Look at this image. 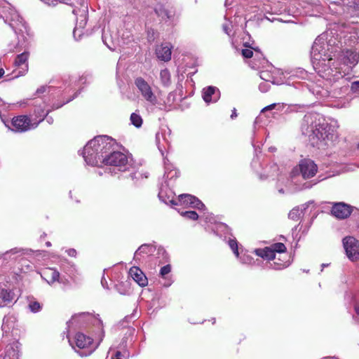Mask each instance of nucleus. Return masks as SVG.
Returning <instances> with one entry per match:
<instances>
[{
  "label": "nucleus",
  "mask_w": 359,
  "mask_h": 359,
  "mask_svg": "<svg viewBox=\"0 0 359 359\" xmlns=\"http://www.w3.org/2000/svg\"><path fill=\"white\" fill-rule=\"evenodd\" d=\"M294 106H290L285 103H273L271 104H269L265 107H264L261 110V113H264L266 111H271V110H276L279 111H285L288 112L293 110Z\"/></svg>",
  "instance_id": "nucleus-28"
},
{
  "label": "nucleus",
  "mask_w": 359,
  "mask_h": 359,
  "mask_svg": "<svg viewBox=\"0 0 359 359\" xmlns=\"http://www.w3.org/2000/svg\"><path fill=\"white\" fill-rule=\"evenodd\" d=\"M113 139L100 135L90 140L84 147L83 157L88 165L100 166L102 164L110 165L109 172L116 174L125 172L132 168V158L121 151H115Z\"/></svg>",
  "instance_id": "nucleus-2"
},
{
  "label": "nucleus",
  "mask_w": 359,
  "mask_h": 359,
  "mask_svg": "<svg viewBox=\"0 0 359 359\" xmlns=\"http://www.w3.org/2000/svg\"><path fill=\"white\" fill-rule=\"evenodd\" d=\"M41 277L49 284L52 285L55 282L65 283L67 280L60 276V272L53 268H47L43 270Z\"/></svg>",
  "instance_id": "nucleus-20"
},
{
  "label": "nucleus",
  "mask_w": 359,
  "mask_h": 359,
  "mask_svg": "<svg viewBox=\"0 0 359 359\" xmlns=\"http://www.w3.org/2000/svg\"><path fill=\"white\" fill-rule=\"evenodd\" d=\"M46 90V86H41L40 88H39L37 90H36V93L37 94H41V93H43Z\"/></svg>",
  "instance_id": "nucleus-56"
},
{
  "label": "nucleus",
  "mask_w": 359,
  "mask_h": 359,
  "mask_svg": "<svg viewBox=\"0 0 359 359\" xmlns=\"http://www.w3.org/2000/svg\"><path fill=\"white\" fill-rule=\"evenodd\" d=\"M108 31H106L105 29L103 30L102 34V41L110 49V50H115V46L114 42L113 40H111V44H109L108 41Z\"/></svg>",
  "instance_id": "nucleus-42"
},
{
  "label": "nucleus",
  "mask_w": 359,
  "mask_h": 359,
  "mask_svg": "<svg viewBox=\"0 0 359 359\" xmlns=\"http://www.w3.org/2000/svg\"><path fill=\"white\" fill-rule=\"evenodd\" d=\"M77 94H78V93H76L74 94V95L72 98L68 99L66 102H63L62 104H60V105H57V106L53 105V109H58V108L61 107L62 106H63L65 104L68 103L69 102H70L71 100H72L74 97H76L77 96Z\"/></svg>",
  "instance_id": "nucleus-53"
},
{
  "label": "nucleus",
  "mask_w": 359,
  "mask_h": 359,
  "mask_svg": "<svg viewBox=\"0 0 359 359\" xmlns=\"http://www.w3.org/2000/svg\"><path fill=\"white\" fill-rule=\"evenodd\" d=\"M130 121L132 124L135 126L136 128L141 127L142 124V118L140 116V115H139L137 113H133L130 115Z\"/></svg>",
  "instance_id": "nucleus-37"
},
{
  "label": "nucleus",
  "mask_w": 359,
  "mask_h": 359,
  "mask_svg": "<svg viewBox=\"0 0 359 359\" xmlns=\"http://www.w3.org/2000/svg\"><path fill=\"white\" fill-rule=\"evenodd\" d=\"M86 317L90 318L93 321V325L97 326L99 329H100V332H101L102 336H101V338L99 341V343H100L102 340V337H104V330H103V326H102V321L99 318V315L90 316L89 313H85L76 314V315L73 316L72 319L67 322L68 327L70 326V324H73L75 322H79L81 319L85 318Z\"/></svg>",
  "instance_id": "nucleus-18"
},
{
  "label": "nucleus",
  "mask_w": 359,
  "mask_h": 359,
  "mask_svg": "<svg viewBox=\"0 0 359 359\" xmlns=\"http://www.w3.org/2000/svg\"><path fill=\"white\" fill-rule=\"evenodd\" d=\"M15 323V318L13 316H5L3 318L1 325L2 331L4 333H8L14 327Z\"/></svg>",
  "instance_id": "nucleus-32"
},
{
  "label": "nucleus",
  "mask_w": 359,
  "mask_h": 359,
  "mask_svg": "<svg viewBox=\"0 0 359 359\" xmlns=\"http://www.w3.org/2000/svg\"><path fill=\"white\" fill-rule=\"evenodd\" d=\"M68 340L72 348L81 356L90 355L98 346H94L93 339L81 332L76 333L74 338L68 337Z\"/></svg>",
  "instance_id": "nucleus-9"
},
{
  "label": "nucleus",
  "mask_w": 359,
  "mask_h": 359,
  "mask_svg": "<svg viewBox=\"0 0 359 359\" xmlns=\"http://www.w3.org/2000/svg\"><path fill=\"white\" fill-rule=\"evenodd\" d=\"M134 316H135V314H134V313H133V314H132L131 316H126V317H125V320H126L127 322H128V321H130V320H131Z\"/></svg>",
  "instance_id": "nucleus-62"
},
{
  "label": "nucleus",
  "mask_w": 359,
  "mask_h": 359,
  "mask_svg": "<svg viewBox=\"0 0 359 359\" xmlns=\"http://www.w3.org/2000/svg\"><path fill=\"white\" fill-rule=\"evenodd\" d=\"M232 4H233V0H226L225 1V6L227 8V9H226V14L224 15V19L227 22L223 24L222 28H223L224 32L229 36H231V34L232 28L234 26H236L237 25H238V23L240 22V21L241 20V16L237 15L236 13L234 14L233 20H230V18L233 13V10H232V8H229L228 7L229 6H231Z\"/></svg>",
  "instance_id": "nucleus-16"
},
{
  "label": "nucleus",
  "mask_w": 359,
  "mask_h": 359,
  "mask_svg": "<svg viewBox=\"0 0 359 359\" xmlns=\"http://www.w3.org/2000/svg\"><path fill=\"white\" fill-rule=\"evenodd\" d=\"M318 166L313 161L304 158L299 161V165L293 168L291 172L292 177L301 175L304 179H309L316 175Z\"/></svg>",
  "instance_id": "nucleus-12"
},
{
  "label": "nucleus",
  "mask_w": 359,
  "mask_h": 359,
  "mask_svg": "<svg viewBox=\"0 0 359 359\" xmlns=\"http://www.w3.org/2000/svg\"><path fill=\"white\" fill-rule=\"evenodd\" d=\"M160 80L162 85L168 87L171 84L170 73L167 69H162L160 72Z\"/></svg>",
  "instance_id": "nucleus-34"
},
{
  "label": "nucleus",
  "mask_w": 359,
  "mask_h": 359,
  "mask_svg": "<svg viewBox=\"0 0 359 359\" xmlns=\"http://www.w3.org/2000/svg\"><path fill=\"white\" fill-rule=\"evenodd\" d=\"M19 342L13 341L5 347L4 353L1 354V357H2L3 359H19Z\"/></svg>",
  "instance_id": "nucleus-21"
},
{
  "label": "nucleus",
  "mask_w": 359,
  "mask_h": 359,
  "mask_svg": "<svg viewBox=\"0 0 359 359\" xmlns=\"http://www.w3.org/2000/svg\"><path fill=\"white\" fill-rule=\"evenodd\" d=\"M289 11H290V12L291 11V12L293 13V15H299V14H301V12L299 11V9H298V8H297L295 11L291 10V9L290 8Z\"/></svg>",
  "instance_id": "nucleus-59"
},
{
  "label": "nucleus",
  "mask_w": 359,
  "mask_h": 359,
  "mask_svg": "<svg viewBox=\"0 0 359 359\" xmlns=\"http://www.w3.org/2000/svg\"><path fill=\"white\" fill-rule=\"evenodd\" d=\"M46 121L49 124H52L53 123V118L51 116H46Z\"/></svg>",
  "instance_id": "nucleus-61"
},
{
  "label": "nucleus",
  "mask_w": 359,
  "mask_h": 359,
  "mask_svg": "<svg viewBox=\"0 0 359 359\" xmlns=\"http://www.w3.org/2000/svg\"><path fill=\"white\" fill-rule=\"evenodd\" d=\"M259 76L266 82L275 83L273 76L268 71H261L259 72Z\"/></svg>",
  "instance_id": "nucleus-40"
},
{
  "label": "nucleus",
  "mask_w": 359,
  "mask_h": 359,
  "mask_svg": "<svg viewBox=\"0 0 359 359\" xmlns=\"http://www.w3.org/2000/svg\"><path fill=\"white\" fill-rule=\"evenodd\" d=\"M129 275L141 287H144L148 283V280L142 271L136 266H133L129 271Z\"/></svg>",
  "instance_id": "nucleus-24"
},
{
  "label": "nucleus",
  "mask_w": 359,
  "mask_h": 359,
  "mask_svg": "<svg viewBox=\"0 0 359 359\" xmlns=\"http://www.w3.org/2000/svg\"><path fill=\"white\" fill-rule=\"evenodd\" d=\"M20 252H21V250L17 248L9 250L0 256V261L1 260L2 263H4L14 260L18 257Z\"/></svg>",
  "instance_id": "nucleus-31"
},
{
  "label": "nucleus",
  "mask_w": 359,
  "mask_h": 359,
  "mask_svg": "<svg viewBox=\"0 0 359 359\" xmlns=\"http://www.w3.org/2000/svg\"><path fill=\"white\" fill-rule=\"evenodd\" d=\"M42 111H43V113L46 114L45 116L43 117V119H44L45 117H46L48 116V113L50 112V110H45V109H42L41 107H37L34 110L35 118H34L33 119L40 120L41 118V117H40V115L42 114V113H43Z\"/></svg>",
  "instance_id": "nucleus-45"
},
{
  "label": "nucleus",
  "mask_w": 359,
  "mask_h": 359,
  "mask_svg": "<svg viewBox=\"0 0 359 359\" xmlns=\"http://www.w3.org/2000/svg\"><path fill=\"white\" fill-rule=\"evenodd\" d=\"M346 302L348 311L353 319L359 322V290H352L346 294Z\"/></svg>",
  "instance_id": "nucleus-14"
},
{
  "label": "nucleus",
  "mask_w": 359,
  "mask_h": 359,
  "mask_svg": "<svg viewBox=\"0 0 359 359\" xmlns=\"http://www.w3.org/2000/svg\"><path fill=\"white\" fill-rule=\"evenodd\" d=\"M154 12L161 23L171 27L177 24L180 16L177 8L168 1L156 4Z\"/></svg>",
  "instance_id": "nucleus-7"
},
{
  "label": "nucleus",
  "mask_w": 359,
  "mask_h": 359,
  "mask_svg": "<svg viewBox=\"0 0 359 359\" xmlns=\"http://www.w3.org/2000/svg\"><path fill=\"white\" fill-rule=\"evenodd\" d=\"M66 252L70 257H74L76 255V250L74 248L69 249Z\"/></svg>",
  "instance_id": "nucleus-54"
},
{
  "label": "nucleus",
  "mask_w": 359,
  "mask_h": 359,
  "mask_svg": "<svg viewBox=\"0 0 359 359\" xmlns=\"http://www.w3.org/2000/svg\"><path fill=\"white\" fill-rule=\"evenodd\" d=\"M76 6H73L72 13L76 15V25L73 32L74 36L79 32V36L83 33L82 29L86 25L88 16L87 0H74Z\"/></svg>",
  "instance_id": "nucleus-11"
},
{
  "label": "nucleus",
  "mask_w": 359,
  "mask_h": 359,
  "mask_svg": "<svg viewBox=\"0 0 359 359\" xmlns=\"http://www.w3.org/2000/svg\"><path fill=\"white\" fill-rule=\"evenodd\" d=\"M310 203H306L301 207L297 206L294 208L288 214V217L294 221H297L301 218L303 212L308 208Z\"/></svg>",
  "instance_id": "nucleus-30"
},
{
  "label": "nucleus",
  "mask_w": 359,
  "mask_h": 359,
  "mask_svg": "<svg viewBox=\"0 0 359 359\" xmlns=\"http://www.w3.org/2000/svg\"><path fill=\"white\" fill-rule=\"evenodd\" d=\"M237 258L240 259L242 264L252 265L255 263L254 259L246 253L241 254V255H239V257Z\"/></svg>",
  "instance_id": "nucleus-35"
},
{
  "label": "nucleus",
  "mask_w": 359,
  "mask_h": 359,
  "mask_svg": "<svg viewBox=\"0 0 359 359\" xmlns=\"http://www.w3.org/2000/svg\"><path fill=\"white\" fill-rule=\"evenodd\" d=\"M200 217L201 218H203L206 222H212V221L213 220L212 215L208 212H203V215H201Z\"/></svg>",
  "instance_id": "nucleus-50"
},
{
  "label": "nucleus",
  "mask_w": 359,
  "mask_h": 359,
  "mask_svg": "<svg viewBox=\"0 0 359 359\" xmlns=\"http://www.w3.org/2000/svg\"><path fill=\"white\" fill-rule=\"evenodd\" d=\"M172 283L173 280L172 279L171 276H165V278H161V280H159V283L165 287H170Z\"/></svg>",
  "instance_id": "nucleus-46"
},
{
  "label": "nucleus",
  "mask_w": 359,
  "mask_h": 359,
  "mask_svg": "<svg viewBox=\"0 0 359 359\" xmlns=\"http://www.w3.org/2000/svg\"><path fill=\"white\" fill-rule=\"evenodd\" d=\"M171 46L168 43L158 46L156 48V55L158 59L168 62L171 59Z\"/></svg>",
  "instance_id": "nucleus-26"
},
{
  "label": "nucleus",
  "mask_w": 359,
  "mask_h": 359,
  "mask_svg": "<svg viewBox=\"0 0 359 359\" xmlns=\"http://www.w3.org/2000/svg\"><path fill=\"white\" fill-rule=\"evenodd\" d=\"M216 232L217 234L220 233L221 235L224 233V235L231 234L230 228L224 223H220L217 225Z\"/></svg>",
  "instance_id": "nucleus-38"
},
{
  "label": "nucleus",
  "mask_w": 359,
  "mask_h": 359,
  "mask_svg": "<svg viewBox=\"0 0 359 359\" xmlns=\"http://www.w3.org/2000/svg\"><path fill=\"white\" fill-rule=\"evenodd\" d=\"M101 284L104 288L107 289V290L109 289L107 281L104 276L102 278Z\"/></svg>",
  "instance_id": "nucleus-55"
},
{
  "label": "nucleus",
  "mask_w": 359,
  "mask_h": 359,
  "mask_svg": "<svg viewBox=\"0 0 359 359\" xmlns=\"http://www.w3.org/2000/svg\"><path fill=\"white\" fill-rule=\"evenodd\" d=\"M164 184L168 183L169 185H172V180L179 177L180 172L172 164L169 163V161L168 159H164Z\"/></svg>",
  "instance_id": "nucleus-23"
},
{
  "label": "nucleus",
  "mask_w": 359,
  "mask_h": 359,
  "mask_svg": "<svg viewBox=\"0 0 359 359\" xmlns=\"http://www.w3.org/2000/svg\"><path fill=\"white\" fill-rule=\"evenodd\" d=\"M255 254L266 260H273L276 258V254L274 253L271 247H266L264 248H259L255 250Z\"/></svg>",
  "instance_id": "nucleus-29"
},
{
  "label": "nucleus",
  "mask_w": 359,
  "mask_h": 359,
  "mask_svg": "<svg viewBox=\"0 0 359 359\" xmlns=\"http://www.w3.org/2000/svg\"><path fill=\"white\" fill-rule=\"evenodd\" d=\"M28 307L32 313L39 312L42 308L41 304L39 302L34 299H31L29 301Z\"/></svg>",
  "instance_id": "nucleus-36"
},
{
  "label": "nucleus",
  "mask_w": 359,
  "mask_h": 359,
  "mask_svg": "<svg viewBox=\"0 0 359 359\" xmlns=\"http://www.w3.org/2000/svg\"><path fill=\"white\" fill-rule=\"evenodd\" d=\"M130 177H131V179L133 180L134 179H135V178H136V177H135V173H134V172L130 173Z\"/></svg>",
  "instance_id": "nucleus-64"
},
{
  "label": "nucleus",
  "mask_w": 359,
  "mask_h": 359,
  "mask_svg": "<svg viewBox=\"0 0 359 359\" xmlns=\"http://www.w3.org/2000/svg\"><path fill=\"white\" fill-rule=\"evenodd\" d=\"M302 134L309 137L313 146L318 147L328 144L335 136L334 126L329 124L324 116L316 112L304 115L301 124Z\"/></svg>",
  "instance_id": "nucleus-3"
},
{
  "label": "nucleus",
  "mask_w": 359,
  "mask_h": 359,
  "mask_svg": "<svg viewBox=\"0 0 359 359\" xmlns=\"http://www.w3.org/2000/svg\"><path fill=\"white\" fill-rule=\"evenodd\" d=\"M269 87H270V86L268 83V82H266V83L263 82L259 85V89L262 93L267 92L269 89Z\"/></svg>",
  "instance_id": "nucleus-51"
},
{
  "label": "nucleus",
  "mask_w": 359,
  "mask_h": 359,
  "mask_svg": "<svg viewBox=\"0 0 359 359\" xmlns=\"http://www.w3.org/2000/svg\"><path fill=\"white\" fill-rule=\"evenodd\" d=\"M343 245L346 255L351 262H355L359 259V243L352 236H346L343 239Z\"/></svg>",
  "instance_id": "nucleus-15"
},
{
  "label": "nucleus",
  "mask_w": 359,
  "mask_h": 359,
  "mask_svg": "<svg viewBox=\"0 0 359 359\" xmlns=\"http://www.w3.org/2000/svg\"><path fill=\"white\" fill-rule=\"evenodd\" d=\"M169 184H162L159 188L158 198L167 205H180L189 206L199 210H205V205L196 197L190 194H181L178 196V202L175 198L174 191L170 188Z\"/></svg>",
  "instance_id": "nucleus-5"
},
{
  "label": "nucleus",
  "mask_w": 359,
  "mask_h": 359,
  "mask_svg": "<svg viewBox=\"0 0 359 359\" xmlns=\"http://www.w3.org/2000/svg\"><path fill=\"white\" fill-rule=\"evenodd\" d=\"M351 90L354 93L359 90V81H353L351 83Z\"/></svg>",
  "instance_id": "nucleus-52"
},
{
  "label": "nucleus",
  "mask_w": 359,
  "mask_h": 359,
  "mask_svg": "<svg viewBox=\"0 0 359 359\" xmlns=\"http://www.w3.org/2000/svg\"><path fill=\"white\" fill-rule=\"evenodd\" d=\"M302 88L303 89H304V88H306V89H308L309 91H311V93H312V94H313V95H319V94H320V90H315L313 88H311V87H310V86H309V85H308V84H306L305 83H303L302 84Z\"/></svg>",
  "instance_id": "nucleus-49"
},
{
  "label": "nucleus",
  "mask_w": 359,
  "mask_h": 359,
  "mask_svg": "<svg viewBox=\"0 0 359 359\" xmlns=\"http://www.w3.org/2000/svg\"><path fill=\"white\" fill-rule=\"evenodd\" d=\"M4 69L2 67H0V78H1L4 74Z\"/></svg>",
  "instance_id": "nucleus-63"
},
{
  "label": "nucleus",
  "mask_w": 359,
  "mask_h": 359,
  "mask_svg": "<svg viewBox=\"0 0 359 359\" xmlns=\"http://www.w3.org/2000/svg\"><path fill=\"white\" fill-rule=\"evenodd\" d=\"M288 265L286 262L278 263L274 262L273 263H270L269 265L267 266L268 268L275 269V270H280L284 268H286Z\"/></svg>",
  "instance_id": "nucleus-44"
},
{
  "label": "nucleus",
  "mask_w": 359,
  "mask_h": 359,
  "mask_svg": "<svg viewBox=\"0 0 359 359\" xmlns=\"http://www.w3.org/2000/svg\"><path fill=\"white\" fill-rule=\"evenodd\" d=\"M304 8L306 9V14L315 17L323 16L325 19L330 20L334 24L337 23V22L334 19L329 18L327 16L329 14L328 12H330L331 15L337 16V13H339L338 9H341L340 5L335 2L332 3L328 7H327L323 6L319 1L308 3L306 6H304Z\"/></svg>",
  "instance_id": "nucleus-8"
},
{
  "label": "nucleus",
  "mask_w": 359,
  "mask_h": 359,
  "mask_svg": "<svg viewBox=\"0 0 359 359\" xmlns=\"http://www.w3.org/2000/svg\"><path fill=\"white\" fill-rule=\"evenodd\" d=\"M181 215L191 220H196L199 217V215L195 211H184L181 213Z\"/></svg>",
  "instance_id": "nucleus-41"
},
{
  "label": "nucleus",
  "mask_w": 359,
  "mask_h": 359,
  "mask_svg": "<svg viewBox=\"0 0 359 359\" xmlns=\"http://www.w3.org/2000/svg\"><path fill=\"white\" fill-rule=\"evenodd\" d=\"M170 271H171V267H170V265H169V264L161 267V269L160 270V273H159L160 277L165 278V276H170L169 273H170Z\"/></svg>",
  "instance_id": "nucleus-47"
},
{
  "label": "nucleus",
  "mask_w": 359,
  "mask_h": 359,
  "mask_svg": "<svg viewBox=\"0 0 359 359\" xmlns=\"http://www.w3.org/2000/svg\"><path fill=\"white\" fill-rule=\"evenodd\" d=\"M252 49H255V48L252 47H250V49H248V48L243 49L242 50V55L245 58L252 57V55H253V52H252Z\"/></svg>",
  "instance_id": "nucleus-48"
},
{
  "label": "nucleus",
  "mask_w": 359,
  "mask_h": 359,
  "mask_svg": "<svg viewBox=\"0 0 359 359\" xmlns=\"http://www.w3.org/2000/svg\"><path fill=\"white\" fill-rule=\"evenodd\" d=\"M45 114L43 112L40 115V120L31 119L26 115H20L15 116L11 121V126H8V128L15 133H25L28 130L36 128L38 125L43 120Z\"/></svg>",
  "instance_id": "nucleus-10"
},
{
  "label": "nucleus",
  "mask_w": 359,
  "mask_h": 359,
  "mask_svg": "<svg viewBox=\"0 0 359 359\" xmlns=\"http://www.w3.org/2000/svg\"><path fill=\"white\" fill-rule=\"evenodd\" d=\"M24 23L25 25V29H23L22 31L18 30L17 33L14 31L15 34L18 35V41L16 45L11 46L9 49L10 51L12 52H20L23 50V52L18 55L15 59V69L12 72L13 74V79L25 75L29 70L28 59L29 52L27 50L28 42L23 35L24 32L27 31V25L25 21Z\"/></svg>",
  "instance_id": "nucleus-4"
},
{
  "label": "nucleus",
  "mask_w": 359,
  "mask_h": 359,
  "mask_svg": "<svg viewBox=\"0 0 359 359\" xmlns=\"http://www.w3.org/2000/svg\"><path fill=\"white\" fill-rule=\"evenodd\" d=\"M13 299V292L0 283V308L8 306Z\"/></svg>",
  "instance_id": "nucleus-27"
},
{
  "label": "nucleus",
  "mask_w": 359,
  "mask_h": 359,
  "mask_svg": "<svg viewBox=\"0 0 359 359\" xmlns=\"http://www.w3.org/2000/svg\"><path fill=\"white\" fill-rule=\"evenodd\" d=\"M266 171L264 174L260 175L261 179H266L269 177L277 176L279 174V168L276 163H271L266 167Z\"/></svg>",
  "instance_id": "nucleus-33"
},
{
  "label": "nucleus",
  "mask_w": 359,
  "mask_h": 359,
  "mask_svg": "<svg viewBox=\"0 0 359 359\" xmlns=\"http://www.w3.org/2000/svg\"><path fill=\"white\" fill-rule=\"evenodd\" d=\"M0 18L8 24L16 33L25 29L23 18L17 11L6 0H0Z\"/></svg>",
  "instance_id": "nucleus-6"
},
{
  "label": "nucleus",
  "mask_w": 359,
  "mask_h": 359,
  "mask_svg": "<svg viewBox=\"0 0 359 359\" xmlns=\"http://www.w3.org/2000/svg\"><path fill=\"white\" fill-rule=\"evenodd\" d=\"M343 6H340L341 9H338L339 13L337 15L348 16L356 15L359 14V0H341Z\"/></svg>",
  "instance_id": "nucleus-17"
},
{
  "label": "nucleus",
  "mask_w": 359,
  "mask_h": 359,
  "mask_svg": "<svg viewBox=\"0 0 359 359\" xmlns=\"http://www.w3.org/2000/svg\"><path fill=\"white\" fill-rule=\"evenodd\" d=\"M161 137H163V134L157 133L156 135L157 144H160Z\"/></svg>",
  "instance_id": "nucleus-57"
},
{
  "label": "nucleus",
  "mask_w": 359,
  "mask_h": 359,
  "mask_svg": "<svg viewBox=\"0 0 359 359\" xmlns=\"http://www.w3.org/2000/svg\"><path fill=\"white\" fill-rule=\"evenodd\" d=\"M220 97L219 90L215 86H208L203 90V99L207 103H215Z\"/></svg>",
  "instance_id": "nucleus-22"
},
{
  "label": "nucleus",
  "mask_w": 359,
  "mask_h": 359,
  "mask_svg": "<svg viewBox=\"0 0 359 359\" xmlns=\"http://www.w3.org/2000/svg\"><path fill=\"white\" fill-rule=\"evenodd\" d=\"M156 251V247L151 244L142 245L135 252L134 259L141 260L146 257L151 256Z\"/></svg>",
  "instance_id": "nucleus-25"
},
{
  "label": "nucleus",
  "mask_w": 359,
  "mask_h": 359,
  "mask_svg": "<svg viewBox=\"0 0 359 359\" xmlns=\"http://www.w3.org/2000/svg\"><path fill=\"white\" fill-rule=\"evenodd\" d=\"M237 117V113H236V109L234 108L232 111V114L231 115V118L233 119L234 118Z\"/></svg>",
  "instance_id": "nucleus-60"
},
{
  "label": "nucleus",
  "mask_w": 359,
  "mask_h": 359,
  "mask_svg": "<svg viewBox=\"0 0 359 359\" xmlns=\"http://www.w3.org/2000/svg\"><path fill=\"white\" fill-rule=\"evenodd\" d=\"M271 247L273 249L275 254H276V252H279V253L284 252L286 250L285 245L282 243H274Z\"/></svg>",
  "instance_id": "nucleus-43"
},
{
  "label": "nucleus",
  "mask_w": 359,
  "mask_h": 359,
  "mask_svg": "<svg viewBox=\"0 0 359 359\" xmlns=\"http://www.w3.org/2000/svg\"><path fill=\"white\" fill-rule=\"evenodd\" d=\"M77 80L76 78H71L70 79V83L69 86H72L74 84V86H76Z\"/></svg>",
  "instance_id": "nucleus-58"
},
{
  "label": "nucleus",
  "mask_w": 359,
  "mask_h": 359,
  "mask_svg": "<svg viewBox=\"0 0 359 359\" xmlns=\"http://www.w3.org/2000/svg\"><path fill=\"white\" fill-rule=\"evenodd\" d=\"M337 32L329 29L316 37L311 50V62L319 76L334 83L348 74L358 63L359 51L344 48Z\"/></svg>",
  "instance_id": "nucleus-1"
},
{
  "label": "nucleus",
  "mask_w": 359,
  "mask_h": 359,
  "mask_svg": "<svg viewBox=\"0 0 359 359\" xmlns=\"http://www.w3.org/2000/svg\"><path fill=\"white\" fill-rule=\"evenodd\" d=\"M135 84L140 93L142 97L153 106L158 104L156 95L153 92L150 85L142 77L135 80Z\"/></svg>",
  "instance_id": "nucleus-13"
},
{
  "label": "nucleus",
  "mask_w": 359,
  "mask_h": 359,
  "mask_svg": "<svg viewBox=\"0 0 359 359\" xmlns=\"http://www.w3.org/2000/svg\"><path fill=\"white\" fill-rule=\"evenodd\" d=\"M331 212L337 218L345 219L351 215L352 207L343 202L336 203L333 205Z\"/></svg>",
  "instance_id": "nucleus-19"
},
{
  "label": "nucleus",
  "mask_w": 359,
  "mask_h": 359,
  "mask_svg": "<svg viewBox=\"0 0 359 359\" xmlns=\"http://www.w3.org/2000/svg\"><path fill=\"white\" fill-rule=\"evenodd\" d=\"M228 243L236 257H239L238 245L236 238H229Z\"/></svg>",
  "instance_id": "nucleus-39"
}]
</instances>
